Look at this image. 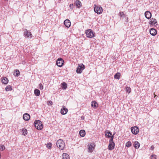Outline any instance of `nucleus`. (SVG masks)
<instances>
[{"instance_id":"a878e982","label":"nucleus","mask_w":159,"mask_h":159,"mask_svg":"<svg viewBox=\"0 0 159 159\" xmlns=\"http://www.w3.org/2000/svg\"><path fill=\"white\" fill-rule=\"evenodd\" d=\"M22 131L23 133V134L24 136H25L27 134V129H22Z\"/></svg>"},{"instance_id":"f257e3e1","label":"nucleus","mask_w":159,"mask_h":159,"mask_svg":"<svg viewBox=\"0 0 159 159\" xmlns=\"http://www.w3.org/2000/svg\"><path fill=\"white\" fill-rule=\"evenodd\" d=\"M34 125L35 128L38 130H40L43 127V125L41 122L39 120H37L35 121Z\"/></svg>"},{"instance_id":"c756f323","label":"nucleus","mask_w":159,"mask_h":159,"mask_svg":"<svg viewBox=\"0 0 159 159\" xmlns=\"http://www.w3.org/2000/svg\"><path fill=\"white\" fill-rule=\"evenodd\" d=\"M15 73H14V75L15 76H18L20 75V72L18 70H16Z\"/></svg>"},{"instance_id":"58836bf2","label":"nucleus","mask_w":159,"mask_h":159,"mask_svg":"<svg viewBox=\"0 0 159 159\" xmlns=\"http://www.w3.org/2000/svg\"><path fill=\"white\" fill-rule=\"evenodd\" d=\"M154 25H157V22L156 19V20H154Z\"/></svg>"},{"instance_id":"7c9ffc66","label":"nucleus","mask_w":159,"mask_h":159,"mask_svg":"<svg viewBox=\"0 0 159 159\" xmlns=\"http://www.w3.org/2000/svg\"><path fill=\"white\" fill-rule=\"evenodd\" d=\"M126 92L129 93L131 92V89L130 87H127L126 88Z\"/></svg>"},{"instance_id":"2f4dec72","label":"nucleus","mask_w":159,"mask_h":159,"mask_svg":"<svg viewBox=\"0 0 159 159\" xmlns=\"http://www.w3.org/2000/svg\"><path fill=\"white\" fill-rule=\"evenodd\" d=\"M5 148V146L3 145H1L0 146V150L1 151H3L4 150Z\"/></svg>"},{"instance_id":"b1692460","label":"nucleus","mask_w":159,"mask_h":159,"mask_svg":"<svg viewBox=\"0 0 159 159\" xmlns=\"http://www.w3.org/2000/svg\"><path fill=\"white\" fill-rule=\"evenodd\" d=\"M139 146V143L138 141H135L134 143V147L136 148H138Z\"/></svg>"},{"instance_id":"423d86ee","label":"nucleus","mask_w":159,"mask_h":159,"mask_svg":"<svg viewBox=\"0 0 159 159\" xmlns=\"http://www.w3.org/2000/svg\"><path fill=\"white\" fill-rule=\"evenodd\" d=\"M84 68V66L83 64L79 65L76 70L77 73L79 74L81 73Z\"/></svg>"},{"instance_id":"412c9836","label":"nucleus","mask_w":159,"mask_h":159,"mask_svg":"<svg viewBox=\"0 0 159 159\" xmlns=\"http://www.w3.org/2000/svg\"><path fill=\"white\" fill-rule=\"evenodd\" d=\"M61 87L63 89H66L67 86V85L66 83L65 82H63L61 84Z\"/></svg>"},{"instance_id":"dca6fc26","label":"nucleus","mask_w":159,"mask_h":159,"mask_svg":"<svg viewBox=\"0 0 159 159\" xmlns=\"http://www.w3.org/2000/svg\"><path fill=\"white\" fill-rule=\"evenodd\" d=\"M2 81L3 84H6L8 82V80L7 77H4L2 79Z\"/></svg>"},{"instance_id":"0eeeda50","label":"nucleus","mask_w":159,"mask_h":159,"mask_svg":"<svg viewBox=\"0 0 159 159\" xmlns=\"http://www.w3.org/2000/svg\"><path fill=\"white\" fill-rule=\"evenodd\" d=\"M64 63V61L61 58H59L56 61V64L57 66L60 67L62 66Z\"/></svg>"},{"instance_id":"7ed1b4c3","label":"nucleus","mask_w":159,"mask_h":159,"mask_svg":"<svg viewBox=\"0 0 159 159\" xmlns=\"http://www.w3.org/2000/svg\"><path fill=\"white\" fill-rule=\"evenodd\" d=\"M114 135V134H113ZM113 135L111 137V139L109 140V144L108 145V149L109 150H112L114 148L115 143L113 141L114 136Z\"/></svg>"},{"instance_id":"4be33fe9","label":"nucleus","mask_w":159,"mask_h":159,"mask_svg":"<svg viewBox=\"0 0 159 159\" xmlns=\"http://www.w3.org/2000/svg\"><path fill=\"white\" fill-rule=\"evenodd\" d=\"M93 145L92 144H90L88 147V150H89V152H92L94 148L93 147Z\"/></svg>"},{"instance_id":"39448f33","label":"nucleus","mask_w":159,"mask_h":159,"mask_svg":"<svg viewBox=\"0 0 159 159\" xmlns=\"http://www.w3.org/2000/svg\"><path fill=\"white\" fill-rule=\"evenodd\" d=\"M87 37L88 38H91L95 37L94 34L93 33V31L91 29L88 30L86 31Z\"/></svg>"},{"instance_id":"ddd939ff","label":"nucleus","mask_w":159,"mask_h":159,"mask_svg":"<svg viewBox=\"0 0 159 159\" xmlns=\"http://www.w3.org/2000/svg\"><path fill=\"white\" fill-rule=\"evenodd\" d=\"M23 118L24 120L27 121L30 119V116L28 113H25L23 115Z\"/></svg>"},{"instance_id":"20e7f679","label":"nucleus","mask_w":159,"mask_h":159,"mask_svg":"<svg viewBox=\"0 0 159 159\" xmlns=\"http://www.w3.org/2000/svg\"><path fill=\"white\" fill-rule=\"evenodd\" d=\"M95 7L94 8V10L95 13L98 14L101 13L103 11V9L101 7L98 6L94 5Z\"/></svg>"},{"instance_id":"a211bd4d","label":"nucleus","mask_w":159,"mask_h":159,"mask_svg":"<svg viewBox=\"0 0 159 159\" xmlns=\"http://www.w3.org/2000/svg\"><path fill=\"white\" fill-rule=\"evenodd\" d=\"M98 104L96 101H92L91 103V106L94 107V108H96L98 107Z\"/></svg>"},{"instance_id":"4468645a","label":"nucleus","mask_w":159,"mask_h":159,"mask_svg":"<svg viewBox=\"0 0 159 159\" xmlns=\"http://www.w3.org/2000/svg\"><path fill=\"white\" fill-rule=\"evenodd\" d=\"M68 111L67 109L63 107L62 109H61V113L63 115H65L66 114Z\"/></svg>"},{"instance_id":"9d476101","label":"nucleus","mask_w":159,"mask_h":159,"mask_svg":"<svg viewBox=\"0 0 159 159\" xmlns=\"http://www.w3.org/2000/svg\"><path fill=\"white\" fill-rule=\"evenodd\" d=\"M64 23L65 26L67 28H69L70 26L71 23L69 20L66 19L65 20Z\"/></svg>"},{"instance_id":"393cba45","label":"nucleus","mask_w":159,"mask_h":159,"mask_svg":"<svg viewBox=\"0 0 159 159\" xmlns=\"http://www.w3.org/2000/svg\"><path fill=\"white\" fill-rule=\"evenodd\" d=\"M12 90V87L10 85H8L5 88V90L7 91H11Z\"/></svg>"},{"instance_id":"f03ea898","label":"nucleus","mask_w":159,"mask_h":159,"mask_svg":"<svg viewBox=\"0 0 159 159\" xmlns=\"http://www.w3.org/2000/svg\"><path fill=\"white\" fill-rule=\"evenodd\" d=\"M57 145L60 149L61 150L63 149L65 147L64 142L61 139H60L57 141Z\"/></svg>"},{"instance_id":"c85d7f7f","label":"nucleus","mask_w":159,"mask_h":159,"mask_svg":"<svg viewBox=\"0 0 159 159\" xmlns=\"http://www.w3.org/2000/svg\"><path fill=\"white\" fill-rule=\"evenodd\" d=\"M125 146L128 147H130L131 146V142L129 141L127 142L125 144Z\"/></svg>"},{"instance_id":"9b49d317","label":"nucleus","mask_w":159,"mask_h":159,"mask_svg":"<svg viewBox=\"0 0 159 159\" xmlns=\"http://www.w3.org/2000/svg\"><path fill=\"white\" fill-rule=\"evenodd\" d=\"M145 16L146 18L149 19L152 16V14L149 11H146L145 12Z\"/></svg>"},{"instance_id":"1a4fd4ad","label":"nucleus","mask_w":159,"mask_h":159,"mask_svg":"<svg viewBox=\"0 0 159 159\" xmlns=\"http://www.w3.org/2000/svg\"><path fill=\"white\" fill-rule=\"evenodd\" d=\"M24 33V35L25 37L28 38L30 37V38H31L32 37L31 32L28 31L26 29L25 30Z\"/></svg>"},{"instance_id":"473e14b6","label":"nucleus","mask_w":159,"mask_h":159,"mask_svg":"<svg viewBox=\"0 0 159 159\" xmlns=\"http://www.w3.org/2000/svg\"><path fill=\"white\" fill-rule=\"evenodd\" d=\"M119 15H120V17L124 16V17H125L126 16V15L123 12H120V13Z\"/></svg>"},{"instance_id":"cd10ccee","label":"nucleus","mask_w":159,"mask_h":159,"mask_svg":"<svg viewBox=\"0 0 159 159\" xmlns=\"http://www.w3.org/2000/svg\"><path fill=\"white\" fill-rule=\"evenodd\" d=\"M154 20H156V19L154 18H152L150 20L149 23L150 25L154 24Z\"/></svg>"},{"instance_id":"4c0bfd02","label":"nucleus","mask_w":159,"mask_h":159,"mask_svg":"<svg viewBox=\"0 0 159 159\" xmlns=\"http://www.w3.org/2000/svg\"><path fill=\"white\" fill-rule=\"evenodd\" d=\"M69 6L71 9H73L74 8V5L73 4H70Z\"/></svg>"},{"instance_id":"a19ab883","label":"nucleus","mask_w":159,"mask_h":159,"mask_svg":"<svg viewBox=\"0 0 159 159\" xmlns=\"http://www.w3.org/2000/svg\"><path fill=\"white\" fill-rule=\"evenodd\" d=\"M127 19L128 20V18L127 17ZM128 20H127V22H128Z\"/></svg>"},{"instance_id":"ea45409f","label":"nucleus","mask_w":159,"mask_h":159,"mask_svg":"<svg viewBox=\"0 0 159 159\" xmlns=\"http://www.w3.org/2000/svg\"><path fill=\"white\" fill-rule=\"evenodd\" d=\"M154 147L152 145L151 146V150H153L154 149Z\"/></svg>"},{"instance_id":"e433bc0d","label":"nucleus","mask_w":159,"mask_h":159,"mask_svg":"<svg viewBox=\"0 0 159 159\" xmlns=\"http://www.w3.org/2000/svg\"><path fill=\"white\" fill-rule=\"evenodd\" d=\"M48 104V105H52V101H48L47 102Z\"/></svg>"},{"instance_id":"6ab92c4d","label":"nucleus","mask_w":159,"mask_h":159,"mask_svg":"<svg viewBox=\"0 0 159 159\" xmlns=\"http://www.w3.org/2000/svg\"><path fill=\"white\" fill-rule=\"evenodd\" d=\"M62 159H70L69 155L66 153H63L62 154Z\"/></svg>"},{"instance_id":"f8f14e48","label":"nucleus","mask_w":159,"mask_h":159,"mask_svg":"<svg viewBox=\"0 0 159 159\" xmlns=\"http://www.w3.org/2000/svg\"><path fill=\"white\" fill-rule=\"evenodd\" d=\"M150 33L152 35L155 36L157 34V30L153 28L151 29L150 30Z\"/></svg>"},{"instance_id":"f3484780","label":"nucleus","mask_w":159,"mask_h":159,"mask_svg":"<svg viewBox=\"0 0 159 159\" xmlns=\"http://www.w3.org/2000/svg\"><path fill=\"white\" fill-rule=\"evenodd\" d=\"M75 4L78 8H80L81 7V3L79 0H76L75 3Z\"/></svg>"},{"instance_id":"2eb2a0df","label":"nucleus","mask_w":159,"mask_h":159,"mask_svg":"<svg viewBox=\"0 0 159 159\" xmlns=\"http://www.w3.org/2000/svg\"><path fill=\"white\" fill-rule=\"evenodd\" d=\"M105 133L106 137L108 138H111L112 134L110 131L107 130L105 132Z\"/></svg>"},{"instance_id":"5701e85b","label":"nucleus","mask_w":159,"mask_h":159,"mask_svg":"<svg viewBox=\"0 0 159 159\" xmlns=\"http://www.w3.org/2000/svg\"><path fill=\"white\" fill-rule=\"evenodd\" d=\"M34 93L36 96H39L40 94V91L39 89H36L34 90Z\"/></svg>"},{"instance_id":"f704fd0d","label":"nucleus","mask_w":159,"mask_h":159,"mask_svg":"<svg viewBox=\"0 0 159 159\" xmlns=\"http://www.w3.org/2000/svg\"><path fill=\"white\" fill-rule=\"evenodd\" d=\"M51 146H52V144L51 143H49L48 144L47 146V147L48 149H50L51 147Z\"/></svg>"},{"instance_id":"bb28decb","label":"nucleus","mask_w":159,"mask_h":159,"mask_svg":"<svg viewBox=\"0 0 159 159\" xmlns=\"http://www.w3.org/2000/svg\"><path fill=\"white\" fill-rule=\"evenodd\" d=\"M120 76V74L119 73H116L114 75V78L115 79H119Z\"/></svg>"},{"instance_id":"6e6552de","label":"nucleus","mask_w":159,"mask_h":159,"mask_svg":"<svg viewBox=\"0 0 159 159\" xmlns=\"http://www.w3.org/2000/svg\"><path fill=\"white\" fill-rule=\"evenodd\" d=\"M131 130L132 133L134 134H137L139 132V129L136 126L132 127L131 128Z\"/></svg>"},{"instance_id":"72a5a7b5","label":"nucleus","mask_w":159,"mask_h":159,"mask_svg":"<svg viewBox=\"0 0 159 159\" xmlns=\"http://www.w3.org/2000/svg\"><path fill=\"white\" fill-rule=\"evenodd\" d=\"M151 159H156L157 156L155 155H152L151 156Z\"/></svg>"},{"instance_id":"aec40b11","label":"nucleus","mask_w":159,"mask_h":159,"mask_svg":"<svg viewBox=\"0 0 159 159\" xmlns=\"http://www.w3.org/2000/svg\"><path fill=\"white\" fill-rule=\"evenodd\" d=\"M79 134L82 137H84L85 135V132L84 130H81L79 132Z\"/></svg>"},{"instance_id":"c9c22d12","label":"nucleus","mask_w":159,"mask_h":159,"mask_svg":"<svg viewBox=\"0 0 159 159\" xmlns=\"http://www.w3.org/2000/svg\"><path fill=\"white\" fill-rule=\"evenodd\" d=\"M39 88L40 89H43V87L42 84H39Z\"/></svg>"}]
</instances>
